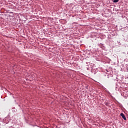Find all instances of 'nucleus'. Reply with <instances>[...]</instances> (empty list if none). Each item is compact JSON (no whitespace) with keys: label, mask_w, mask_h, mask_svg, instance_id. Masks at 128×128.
Listing matches in <instances>:
<instances>
[{"label":"nucleus","mask_w":128,"mask_h":128,"mask_svg":"<svg viewBox=\"0 0 128 128\" xmlns=\"http://www.w3.org/2000/svg\"><path fill=\"white\" fill-rule=\"evenodd\" d=\"M120 116L123 118L124 120H126V116L124 115V113H121Z\"/></svg>","instance_id":"obj_1"},{"label":"nucleus","mask_w":128,"mask_h":128,"mask_svg":"<svg viewBox=\"0 0 128 128\" xmlns=\"http://www.w3.org/2000/svg\"><path fill=\"white\" fill-rule=\"evenodd\" d=\"M104 76H106V78H110V75L106 74V75H104Z\"/></svg>","instance_id":"obj_3"},{"label":"nucleus","mask_w":128,"mask_h":128,"mask_svg":"<svg viewBox=\"0 0 128 128\" xmlns=\"http://www.w3.org/2000/svg\"><path fill=\"white\" fill-rule=\"evenodd\" d=\"M119 0H113V2H118Z\"/></svg>","instance_id":"obj_5"},{"label":"nucleus","mask_w":128,"mask_h":128,"mask_svg":"<svg viewBox=\"0 0 128 128\" xmlns=\"http://www.w3.org/2000/svg\"><path fill=\"white\" fill-rule=\"evenodd\" d=\"M116 90H120V89H118V85H116Z\"/></svg>","instance_id":"obj_4"},{"label":"nucleus","mask_w":128,"mask_h":128,"mask_svg":"<svg viewBox=\"0 0 128 128\" xmlns=\"http://www.w3.org/2000/svg\"><path fill=\"white\" fill-rule=\"evenodd\" d=\"M10 128H12V126H11Z\"/></svg>","instance_id":"obj_7"},{"label":"nucleus","mask_w":128,"mask_h":128,"mask_svg":"<svg viewBox=\"0 0 128 128\" xmlns=\"http://www.w3.org/2000/svg\"><path fill=\"white\" fill-rule=\"evenodd\" d=\"M127 54H128V52H127Z\"/></svg>","instance_id":"obj_6"},{"label":"nucleus","mask_w":128,"mask_h":128,"mask_svg":"<svg viewBox=\"0 0 128 128\" xmlns=\"http://www.w3.org/2000/svg\"><path fill=\"white\" fill-rule=\"evenodd\" d=\"M104 104L106 106H110V102L105 101Z\"/></svg>","instance_id":"obj_2"}]
</instances>
